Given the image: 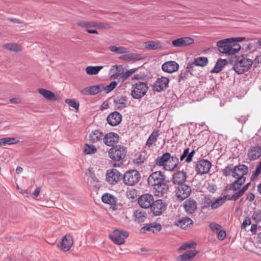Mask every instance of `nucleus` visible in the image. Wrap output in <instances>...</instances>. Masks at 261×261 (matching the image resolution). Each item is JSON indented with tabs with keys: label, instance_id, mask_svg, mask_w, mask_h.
<instances>
[{
	"label": "nucleus",
	"instance_id": "58836bf2",
	"mask_svg": "<svg viewBox=\"0 0 261 261\" xmlns=\"http://www.w3.org/2000/svg\"><path fill=\"white\" fill-rule=\"evenodd\" d=\"M144 46L145 48L151 50H156L162 48V45L159 42L153 41L145 42Z\"/></svg>",
	"mask_w": 261,
	"mask_h": 261
},
{
	"label": "nucleus",
	"instance_id": "c85d7f7f",
	"mask_svg": "<svg viewBox=\"0 0 261 261\" xmlns=\"http://www.w3.org/2000/svg\"><path fill=\"white\" fill-rule=\"evenodd\" d=\"M103 134L99 130H94L89 134V141L92 143H96L103 140Z\"/></svg>",
	"mask_w": 261,
	"mask_h": 261
},
{
	"label": "nucleus",
	"instance_id": "b1692460",
	"mask_svg": "<svg viewBox=\"0 0 261 261\" xmlns=\"http://www.w3.org/2000/svg\"><path fill=\"white\" fill-rule=\"evenodd\" d=\"M160 134V133L159 130H154L148 138L146 142V146L150 148L155 145Z\"/></svg>",
	"mask_w": 261,
	"mask_h": 261
},
{
	"label": "nucleus",
	"instance_id": "338daca9",
	"mask_svg": "<svg viewBox=\"0 0 261 261\" xmlns=\"http://www.w3.org/2000/svg\"><path fill=\"white\" fill-rule=\"evenodd\" d=\"M188 73L187 72V70L181 71L179 75V81H180L181 80H184L186 77Z\"/></svg>",
	"mask_w": 261,
	"mask_h": 261
},
{
	"label": "nucleus",
	"instance_id": "c756f323",
	"mask_svg": "<svg viewBox=\"0 0 261 261\" xmlns=\"http://www.w3.org/2000/svg\"><path fill=\"white\" fill-rule=\"evenodd\" d=\"M193 223V221L188 217H183L175 222V225L182 229H186Z\"/></svg>",
	"mask_w": 261,
	"mask_h": 261
},
{
	"label": "nucleus",
	"instance_id": "37998d69",
	"mask_svg": "<svg viewBox=\"0 0 261 261\" xmlns=\"http://www.w3.org/2000/svg\"><path fill=\"white\" fill-rule=\"evenodd\" d=\"M134 217L138 222H144L146 219V213L140 210H136L134 214Z\"/></svg>",
	"mask_w": 261,
	"mask_h": 261
},
{
	"label": "nucleus",
	"instance_id": "aec40b11",
	"mask_svg": "<svg viewBox=\"0 0 261 261\" xmlns=\"http://www.w3.org/2000/svg\"><path fill=\"white\" fill-rule=\"evenodd\" d=\"M187 179V173L184 170L178 171L173 175L172 182L178 185H183Z\"/></svg>",
	"mask_w": 261,
	"mask_h": 261
},
{
	"label": "nucleus",
	"instance_id": "69168bd1",
	"mask_svg": "<svg viewBox=\"0 0 261 261\" xmlns=\"http://www.w3.org/2000/svg\"><path fill=\"white\" fill-rule=\"evenodd\" d=\"M196 66V64H194V61L192 63H189L187 64V70L188 73L189 72H191L193 70L194 67Z\"/></svg>",
	"mask_w": 261,
	"mask_h": 261
},
{
	"label": "nucleus",
	"instance_id": "f8f14e48",
	"mask_svg": "<svg viewBox=\"0 0 261 261\" xmlns=\"http://www.w3.org/2000/svg\"><path fill=\"white\" fill-rule=\"evenodd\" d=\"M104 90L102 85H94L85 88L81 90L80 93L83 95H95Z\"/></svg>",
	"mask_w": 261,
	"mask_h": 261
},
{
	"label": "nucleus",
	"instance_id": "13d9d810",
	"mask_svg": "<svg viewBox=\"0 0 261 261\" xmlns=\"http://www.w3.org/2000/svg\"><path fill=\"white\" fill-rule=\"evenodd\" d=\"M251 224V219L250 218L247 217L244 220L242 225L241 228L242 229H245L247 226L250 225Z\"/></svg>",
	"mask_w": 261,
	"mask_h": 261
},
{
	"label": "nucleus",
	"instance_id": "de8ad7c7",
	"mask_svg": "<svg viewBox=\"0 0 261 261\" xmlns=\"http://www.w3.org/2000/svg\"><path fill=\"white\" fill-rule=\"evenodd\" d=\"M234 166L233 164H229L222 170L223 175L228 176L232 175Z\"/></svg>",
	"mask_w": 261,
	"mask_h": 261
},
{
	"label": "nucleus",
	"instance_id": "473e14b6",
	"mask_svg": "<svg viewBox=\"0 0 261 261\" xmlns=\"http://www.w3.org/2000/svg\"><path fill=\"white\" fill-rule=\"evenodd\" d=\"M141 57L140 55L137 54H129L122 55L119 57V59L127 62L132 61H139L141 59Z\"/></svg>",
	"mask_w": 261,
	"mask_h": 261
},
{
	"label": "nucleus",
	"instance_id": "a19ab883",
	"mask_svg": "<svg viewBox=\"0 0 261 261\" xmlns=\"http://www.w3.org/2000/svg\"><path fill=\"white\" fill-rule=\"evenodd\" d=\"M102 68V66H89L86 68V72L88 75H96Z\"/></svg>",
	"mask_w": 261,
	"mask_h": 261
},
{
	"label": "nucleus",
	"instance_id": "72a5a7b5",
	"mask_svg": "<svg viewBox=\"0 0 261 261\" xmlns=\"http://www.w3.org/2000/svg\"><path fill=\"white\" fill-rule=\"evenodd\" d=\"M19 140L14 137H6L0 139V146L17 144Z\"/></svg>",
	"mask_w": 261,
	"mask_h": 261
},
{
	"label": "nucleus",
	"instance_id": "5fc2aeb1",
	"mask_svg": "<svg viewBox=\"0 0 261 261\" xmlns=\"http://www.w3.org/2000/svg\"><path fill=\"white\" fill-rule=\"evenodd\" d=\"M243 194H244L242 193V192L240 190L239 191L234 193L231 197L228 196L227 199L229 200L236 201L238 200Z\"/></svg>",
	"mask_w": 261,
	"mask_h": 261
},
{
	"label": "nucleus",
	"instance_id": "7c9ffc66",
	"mask_svg": "<svg viewBox=\"0 0 261 261\" xmlns=\"http://www.w3.org/2000/svg\"><path fill=\"white\" fill-rule=\"evenodd\" d=\"M197 254L195 250H192L191 252L180 255L177 257L178 261H190L192 260Z\"/></svg>",
	"mask_w": 261,
	"mask_h": 261
},
{
	"label": "nucleus",
	"instance_id": "4be33fe9",
	"mask_svg": "<svg viewBox=\"0 0 261 261\" xmlns=\"http://www.w3.org/2000/svg\"><path fill=\"white\" fill-rule=\"evenodd\" d=\"M162 68L164 71L171 73L176 71L179 68V65L175 61H167L162 65Z\"/></svg>",
	"mask_w": 261,
	"mask_h": 261
},
{
	"label": "nucleus",
	"instance_id": "6ab92c4d",
	"mask_svg": "<svg viewBox=\"0 0 261 261\" xmlns=\"http://www.w3.org/2000/svg\"><path fill=\"white\" fill-rule=\"evenodd\" d=\"M119 140L118 135L115 133L111 132L103 135V142L107 146H112L117 142Z\"/></svg>",
	"mask_w": 261,
	"mask_h": 261
},
{
	"label": "nucleus",
	"instance_id": "0e129e2a",
	"mask_svg": "<svg viewBox=\"0 0 261 261\" xmlns=\"http://www.w3.org/2000/svg\"><path fill=\"white\" fill-rule=\"evenodd\" d=\"M195 154V150H193L191 152L188 151V156L186 159V162L189 163L192 161V158Z\"/></svg>",
	"mask_w": 261,
	"mask_h": 261
},
{
	"label": "nucleus",
	"instance_id": "e2e57ef3",
	"mask_svg": "<svg viewBox=\"0 0 261 261\" xmlns=\"http://www.w3.org/2000/svg\"><path fill=\"white\" fill-rule=\"evenodd\" d=\"M226 232L224 230H219L218 233V239L219 240H223L225 239L226 237Z\"/></svg>",
	"mask_w": 261,
	"mask_h": 261
},
{
	"label": "nucleus",
	"instance_id": "9d476101",
	"mask_svg": "<svg viewBox=\"0 0 261 261\" xmlns=\"http://www.w3.org/2000/svg\"><path fill=\"white\" fill-rule=\"evenodd\" d=\"M191 192V187L183 184L178 185L175 190V193L179 200H182L188 197Z\"/></svg>",
	"mask_w": 261,
	"mask_h": 261
},
{
	"label": "nucleus",
	"instance_id": "0eeeda50",
	"mask_svg": "<svg viewBox=\"0 0 261 261\" xmlns=\"http://www.w3.org/2000/svg\"><path fill=\"white\" fill-rule=\"evenodd\" d=\"M127 231L121 229H117L110 235L111 239L116 244L121 245L124 243L125 240L128 237Z\"/></svg>",
	"mask_w": 261,
	"mask_h": 261
},
{
	"label": "nucleus",
	"instance_id": "6e6552de",
	"mask_svg": "<svg viewBox=\"0 0 261 261\" xmlns=\"http://www.w3.org/2000/svg\"><path fill=\"white\" fill-rule=\"evenodd\" d=\"M169 80L165 76H162L156 79L154 82L152 89L154 91L161 92L165 91L168 87Z\"/></svg>",
	"mask_w": 261,
	"mask_h": 261
},
{
	"label": "nucleus",
	"instance_id": "052dcab7",
	"mask_svg": "<svg viewBox=\"0 0 261 261\" xmlns=\"http://www.w3.org/2000/svg\"><path fill=\"white\" fill-rule=\"evenodd\" d=\"M96 28L99 29H108L109 28V25L108 24L103 23H98L96 22Z\"/></svg>",
	"mask_w": 261,
	"mask_h": 261
},
{
	"label": "nucleus",
	"instance_id": "4468645a",
	"mask_svg": "<svg viewBox=\"0 0 261 261\" xmlns=\"http://www.w3.org/2000/svg\"><path fill=\"white\" fill-rule=\"evenodd\" d=\"M153 202V197L151 194H145L140 197L138 199L139 205L144 208L151 207Z\"/></svg>",
	"mask_w": 261,
	"mask_h": 261
},
{
	"label": "nucleus",
	"instance_id": "f3484780",
	"mask_svg": "<svg viewBox=\"0 0 261 261\" xmlns=\"http://www.w3.org/2000/svg\"><path fill=\"white\" fill-rule=\"evenodd\" d=\"M248 170V167L245 165H240L234 166L232 176L233 177L237 179L240 177H245L244 175L247 174Z\"/></svg>",
	"mask_w": 261,
	"mask_h": 261
},
{
	"label": "nucleus",
	"instance_id": "c03bdc74",
	"mask_svg": "<svg viewBox=\"0 0 261 261\" xmlns=\"http://www.w3.org/2000/svg\"><path fill=\"white\" fill-rule=\"evenodd\" d=\"M109 49L112 52L116 53L118 54H123L127 53L129 50L127 48L123 46H116L115 45L109 47Z\"/></svg>",
	"mask_w": 261,
	"mask_h": 261
},
{
	"label": "nucleus",
	"instance_id": "39448f33",
	"mask_svg": "<svg viewBox=\"0 0 261 261\" xmlns=\"http://www.w3.org/2000/svg\"><path fill=\"white\" fill-rule=\"evenodd\" d=\"M126 148L120 145L111 148L109 151V157L114 161H119L123 159L126 154Z\"/></svg>",
	"mask_w": 261,
	"mask_h": 261
},
{
	"label": "nucleus",
	"instance_id": "3c124183",
	"mask_svg": "<svg viewBox=\"0 0 261 261\" xmlns=\"http://www.w3.org/2000/svg\"><path fill=\"white\" fill-rule=\"evenodd\" d=\"M65 102L68 104L70 107H72L76 110H77L79 107V103L74 99H66Z\"/></svg>",
	"mask_w": 261,
	"mask_h": 261
},
{
	"label": "nucleus",
	"instance_id": "2eb2a0df",
	"mask_svg": "<svg viewBox=\"0 0 261 261\" xmlns=\"http://www.w3.org/2000/svg\"><path fill=\"white\" fill-rule=\"evenodd\" d=\"M38 93L44 98L49 101H59L61 100L60 96L55 94L54 93L44 88H39L38 89Z\"/></svg>",
	"mask_w": 261,
	"mask_h": 261
},
{
	"label": "nucleus",
	"instance_id": "8fccbe9b",
	"mask_svg": "<svg viewBox=\"0 0 261 261\" xmlns=\"http://www.w3.org/2000/svg\"><path fill=\"white\" fill-rule=\"evenodd\" d=\"M251 218L256 223L261 221V211L257 210L254 211Z\"/></svg>",
	"mask_w": 261,
	"mask_h": 261
},
{
	"label": "nucleus",
	"instance_id": "9b49d317",
	"mask_svg": "<svg viewBox=\"0 0 261 261\" xmlns=\"http://www.w3.org/2000/svg\"><path fill=\"white\" fill-rule=\"evenodd\" d=\"M212 164L207 160H201L196 163L195 170L197 174L202 175L208 172Z\"/></svg>",
	"mask_w": 261,
	"mask_h": 261
},
{
	"label": "nucleus",
	"instance_id": "20e7f679",
	"mask_svg": "<svg viewBox=\"0 0 261 261\" xmlns=\"http://www.w3.org/2000/svg\"><path fill=\"white\" fill-rule=\"evenodd\" d=\"M140 178V174L137 170H129L124 174L123 180L126 186H133L138 182Z\"/></svg>",
	"mask_w": 261,
	"mask_h": 261
},
{
	"label": "nucleus",
	"instance_id": "f03ea898",
	"mask_svg": "<svg viewBox=\"0 0 261 261\" xmlns=\"http://www.w3.org/2000/svg\"><path fill=\"white\" fill-rule=\"evenodd\" d=\"M236 58L233 69L238 74H242L248 71L253 64L252 60L244 56H239Z\"/></svg>",
	"mask_w": 261,
	"mask_h": 261
},
{
	"label": "nucleus",
	"instance_id": "c9c22d12",
	"mask_svg": "<svg viewBox=\"0 0 261 261\" xmlns=\"http://www.w3.org/2000/svg\"><path fill=\"white\" fill-rule=\"evenodd\" d=\"M227 63L225 59H219L218 60L215 67L211 70L212 73H218L221 71Z\"/></svg>",
	"mask_w": 261,
	"mask_h": 261
},
{
	"label": "nucleus",
	"instance_id": "ea45409f",
	"mask_svg": "<svg viewBox=\"0 0 261 261\" xmlns=\"http://www.w3.org/2000/svg\"><path fill=\"white\" fill-rule=\"evenodd\" d=\"M101 200L103 202L110 205H114L116 203L115 197L109 193L104 194L101 197Z\"/></svg>",
	"mask_w": 261,
	"mask_h": 261
},
{
	"label": "nucleus",
	"instance_id": "412c9836",
	"mask_svg": "<svg viewBox=\"0 0 261 261\" xmlns=\"http://www.w3.org/2000/svg\"><path fill=\"white\" fill-rule=\"evenodd\" d=\"M261 156V147L258 146H251L249 149L247 156L250 161L258 159Z\"/></svg>",
	"mask_w": 261,
	"mask_h": 261
},
{
	"label": "nucleus",
	"instance_id": "dca6fc26",
	"mask_svg": "<svg viewBox=\"0 0 261 261\" xmlns=\"http://www.w3.org/2000/svg\"><path fill=\"white\" fill-rule=\"evenodd\" d=\"M194 41L192 38L185 37L173 40L172 44L174 47H182L193 44Z\"/></svg>",
	"mask_w": 261,
	"mask_h": 261
},
{
	"label": "nucleus",
	"instance_id": "423d86ee",
	"mask_svg": "<svg viewBox=\"0 0 261 261\" xmlns=\"http://www.w3.org/2000/svg\"><path fill=\"white\" fill-rule=\"evenodd\" d=\"M147 181L149 186L155 187L165 181V175L161 171L153 172L149 176Z\"/></svg>",
	"mask_w": 261,
	"mask_h": 261
},
{
	"label": "nucleus",
	"instance_id": "79ce46f5",
	"mask_svg": "<svg viewBox=\"0 0 261 261\" xmlns=\"http://www.w3.org/2000/svg\"><path fill=\"white\" fill-rule=\"evenodd\" d=\"M3 47L11 51L18 52L22 50L21 46L16 43H7L3 45Z\"/></svg>",
	"mask_w": 261,
	"mask_h": 261
},
{
	"label": "nucleus",
	"instance_id": "2f4dec72",
	"mask_svg": "<svg viewBox=\"0 0 261 261\" xmlns=\"http://www.w3.org/2000/svg\"><path fill=\"white\" fill-rule=\"evenodd\" d=\"M228 195H225L216 199L211 204V207L212 210L218 208L225 203L227 200Z\"/></svg>",
	"mask_w": 261,
	"mask_h": 261
},
{
	"label": "nucleus",
	"instance_id": "cd10ccee",
	"mask_svg": "<svg viewBox=\"0 0 261 261\" xmlns=\"http://www.w3.org/2000/svg\"><path fill=\"white\" fill-rule=\"evenodd\" d=\"M184 207L186 212L193 214L197 208V203L195 200L189 199L185 202Z\"/></svg>",
	"mask_w": 261,
	"mask_h": 261
},
{
	"label": "nucleus",
	"instance_id": "1a4fd4ad",
	"mask_svg": "<svg viewBox=\"0 0 261 261\" xmlns=\"http://www.w3.org/2000/svg\"><path fill=\"white\" fill-rule=\"evenodd\" d=\"M121 178V173L116 169H109L107 172L106 179L110 184L116 185Z\"/></svg>",
	"mask_w": 261,
	"mask_h": 261
},
{
	"label": "nucleus",
	"instance_id": "a878e982",
	"mask_svg": "<svg viewBox=\"0 0 261 261\" xmlns=\"http://www.w3.org/2000/svg\"><path fill=\"white\" fill-rule=\"evenodd\" d=\"M162 225L160 223L152 222L146 224L145 226L142 228V229L153 233H157L162 229Z\"/></svg>",
	"mask_w": 261,
	"mask_h": 261
},
{
	"label": "nucleus",
	"instance_id": "a18cd8bd",
	"mask_svg": "<svg viewBox=\"0 0 261 261\" xmlns=\"http://www.w3.org/2000/svg\"><path fill=\"white\" fill-rule=\"evenodd\" d=\"M194 64L197 66L204 67L206 66L208 63V60L206 57H200L195 58Z\"/></svg>",
	"mask_w": 261,
	"mask_h": 261
},
{
	"label": "nucleus",
	"instance_id": "864d4df0",
	"mask_svg": "<svg viewBox=\"0 0 261 261\" xmlns=\"http://www.w3.org/2000/svg\"><path fill=\"white\" fill-rule=\"evenodd\" d=\"M196 244L194 242H189L182 245L179 248V250H185L188 248H195Z\"/></svg>",
	"mask_w": 261,
	"mask_h": 261
},
{
	"label": "nucleus",
	"instance_id": "bf43d9fd",
	"mask_svg": "<svg viewBox=\"0 0 261 261\" xmlns=\"http://www.w3.org/2000/svg\"><path fill=\"white\" fill-rule=\"evenodd\" d=\"M210 227L213 231L215 230H220L221 228L220 225L217 223H211L210 224Z\"/></svg>",
	"mask_w": 261,
	"mask_h": 261
},
{
	"label": "nucleus",
	"instance_id": "5701e85b",
	"mask_svg": "<svg viewBox=\"0 0 261 261\" xmlns=\"http://www.w3.org/2000/svg\"><path fill=\"white\" fill-rule=\"evenodd\" d=\"M178 164V158L175 155H171L170 159L168 161V162L165 165L164 169L168 171H173L177 168Z\"/></svg>",
	"mask_w": 261,
	"mask_h": 261
},
{
	"label": "nucleus",
	"instance_id": "49530a36",
	"mask_svg": "<svg viewBox=\"0 0 261 261\" xmlns=\"http://www.w3.org/2000/svg\"><path fill=\"white\" fill-rule=\"evenodd\" d=\"M136 70V68H132L129 70H127L124 73H123L122 74H118L117 77H119L123 80H125L126 79H127L129 76H130L132 74H133L134 73H135Z\"/></svg>",
	"mask_w": 261,
	"mask_h": 261
},
{
	"label": "nucleus",
	"instance_id": "ddd939ff",
	"mask_svg": "<svg viewBox=\"0 0 261 261\" xmlns=\"http://www.w3.org/2000/svg\"><path fill=\"white\" fill-rule=\"evenodd\" d=\"M151 208L154 215L159 216L165 211L166 205L162 200H157L153 202Z\"/></svg>",
	"mask_w": 261,
	"mask_h": 261
},
{
	"label": "nucleus",
	"instance_id": "680f3d73",
	"mask_svg": "<svg viewBox=\"0 0 261 261\" xmlns=\"http://www.w3.org/2000/svg\"><path fill=\"white\" fill-rule=\"evenodd\" d=\"M188 151H189V148H187L185 149L184 150V152H183L182 154L180 156V161H184V160L186 161V159L188 156Z\"/></svg>",
	"mask_w": 261,
	"mask_h": 261
},
{
	"label": "nucleus",
	"instance_id": "e433bc0d",
	"mask_svg": "<svg viewBox=\"0 0 261 261\" xmlns=\"http://www.w3.org/2000/svg\"><path fill=\"white\" fill-rule=\"evenodd\" d=\"M116 107L118 109H122L126 107V98L124 96L116 97L114 100Z\"/></svg>",
	"mask_w": 261,
	"mask_h": 261
},
{
	"label": "nucleus",
	"instance_id": "774afa93",
	"mask_svg": "<svg viewBox=\"0 0 261 261\" xmlns=\"http://www.w3.org/2000/svg\"><path fill=\"white\" fill-rule=\"evenodd\" d=\"M254 195L251 193L248 194L247 196V199L249 201H252L254 199Z\"/></svg>",
	"mask_w": 261,
	"mask_h": 261
},
{
	"label": "nucleus",
	"instance_id": "4c0bfd02",
	"mask_svg": "<svg viewBox=\"0 0 261 261\" xmlns=\"http://www.w3.org/2000/svg\"><path fill=\"white\" fill-rule=\"evenodd\" d=\"M245 177L238 178L231 184L229 190L232 191H237L245 182Z\"/></svg>",
	"mask_w": 261,
	"mask_h": 261
},
{
	"label": "nucleus",
	"instance_id": "603ef678",
	"mask_svg": "<svg viewBox=\"0 0 261 261\" xmlns=\"http://www.w3.org/2000/svg\"><path fill=\"white\" fill-rule=\"evenodd\" d=\"M78 24L82 27H86L87 29H90V28H96V22L95 21H91V22H78Z\"/></svg>",
	"mask_w": 261,
	"mask_h": 261
},
{
	"label": "nucleus",
	"instance_id": "f704fd0d",
	"mask_svg": "<svg viewBox=\"0 0 261 261\" xmlns=\"http://www.w3.org/2000/svg\"><path fill=\"white\" fill-rule=\"evenodd\" d=\"M155 189V195L158 196L164 195L168 191V187L165 181L154 187Z\"/></svg>",
	"mask_w": 261,
	"mask_h": 261
},
{
	"label": "nucleus",
	"instance_id": "f257e3e1",
	"mask_svg": "<svg viewBox=\"0 0 261 261\" xmlns=\"http://www.w3.org/2000/svg\"><path fill=\"white\" fill-rule=\"evenodd\" d=\"M233 40L234 38H228L218 41L217 46L219 51L228 55H233L238 52L241 48V45L238 43L230 44V43Z\"/></svg>",
	"mask_w": 261,
	"mask_h": 261
},
{
	"label": "nucleus",
	"instance_id": "09e8293b",
	"mask_svg": "<svg viewBox=\"0 0 261 261\" xmlns=\"http://www.w3.org/2000/svg\"><path fill=\"white\" fill-rule=\"evenodd\" d=\"M96 148L93 145L86 144L84 152L87 154H93L96 152Z\"/></svg>",
	"mask_w": 261,
	"mask_h": 261
},
{
	"label": "nucleus",
	"instance_id": "7ed1b4c3",
	"mask_svg": "<svg viewBox=\"0 0 261 261\" xmlns=\"http://www.w3.org/2000/svg\"><path fill=\"white\" fill-rule=\"evenodd\" d=\"M148 89L147 85L144 82H138L133 84L131 89V95L135 99L143 97Z\"/></svg>",
	"mask_w": 261,
	"mask_h": 261
},
{
	"label": "nucleus",
	"instance_id": "6e6d98bb",
	"mask_svg": "<svg viewBox=\"0 0 261 261\" xmlns=\"http://www.w3.org/2000/svg\"><path fill=\"white\" fill-rule=\"evenodd\" d=\"M117 83L116 82H112L110 85L107 86L106 87H104V90L107 92H109L112 91L117 86Z\"/></svg>",
	"mask_w": 261,
	"mask_h": 261
},
{
	"label": "nucleus",
	"instance_id": "393cba45",
	"mask_svg": "<svg viewBox=\"0 0 261 261\" xmlns=\"http://www.w3.org/2000/svg\"><path fill=\"white\" fill-rule=\"evenodd\" d=\"M73 245V240L72 237L69 234H66L63 238L61 248L64 251H68Z\"/></svg>",
	"mask_w": 261,
	"mask_h": 261
},
{
	"label": "nucleus",
	"instance_id": "a211bd4d",
	"mask_svg": "<svg viewBox=\"0 0 261 261\" xmlns=\"http://www.w3.org/2000/svg\"><path fill=\"white\" fill-rule=\"evenodd\" d=\"M107 120L110 125L116 126L121 122L122 116L119 112L115 111L109 115Z\"/></svg>",
	"mask_w": 261,
	"mask_h": 261
},
{
	"label": "nucleus",
	"instance_id": "4d7b16f0",
	"mask_svg": "<svg viewBox=\"0 0 261 261\" xmlns=\"http://www.w3.org/2000/svg\"><path fill=\"white\" fill-rule=\"evenodd\" d=\"M261 172V167L257 165L255 172L252 174L251 177V180H253L256 179Z\"/></svg>",
	"mask_w": 261,
	"mask_h": 261
},
{
	"label": "nucleus",
	"instance_id": "bb28decb",
	"mask_svg": "<svg viewBox=\"0 0 261 261\" xmlns=\"http://www.w3.org/2000/svg\"><path fill=\"white\" fill-rule=\"evenodd\" d=\"M171 155L170 153L165 152L162 155L158 156L155 160L156 165L164 168L168 161L170 159Z\"/></svg>",
	"mask_w": 261,
	"mask_h": 261
}]
</instances>
